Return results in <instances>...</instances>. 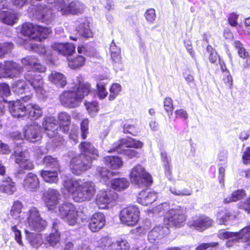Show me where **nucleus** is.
<instances>
[{"label": "nucleus", "mask_w": 250, "mask_h": 250, "mask_svg": "<svg viewBox=\"0 0 250 250\" xmlns=\"http://www.w3.org/2000/svg\"><path fill=\"white\" fill-rule=\"evenodd\" d=\"M24 137L30 142H35L41 137L40 127L35 125H26L24 129Z\"/></svg>", "instance_id": "21"}, {"label": "nucleus", "mask_w": 250, "mask_h": 250, "mask_svg": "<svg viewBox=\"0 0 250 250\" xmlns=\"http://www.w3.org/2000/svg\"><path fill=\"white\" fill-rule=\"evenodd\" d=\"M59 214L61 218L70 226H74L79 217V211L75 205L70 203L65 202L59 206Z\"/></svg>", "instance_id": "6"}, {"label": "nucleus", "mask_w": 250, "mask_h": 250, "mask_svg": "<svg viewBox=\"0 0 250 250\" xmlns=\"http://www.w3.org/2000/svg\"><path fill=\"white\" fill-rule=\"evenodd\" d=\"M77 30L79 35L82 37L89 38L93 36V33L89 28V25L84 22L81 23Z\"/></svg>", "instance_id": "41"}, {"label": "nucleus", "mask_w": 250, "mask_h": 250, "mask_svg": "<svg viewBox=\"0 0 250 250\" xmlns=\"http://www.w3.org/2000/svg\"><path fill=\"white\" fill-rule=\"evenodd\" d=\"M129 183L125 178H117L111 182V188L115 190L121 191L128 188Z\"/></svg>", "instance_id": "34"}, {"label": "nucleus", "mask_w": 250, "mask_h": 250, "mask_svg": "<svg viewBox=\"0 0 250 250\" xmlns=\"http://www.w3.org/2000/svg\"><path fill=\"white\" fill-rule=\"evenodd\" d=\"M145 17L147 22L152 23L155 20L156 13L153 8L147 9L144 14Z\"/></svg>", "instance_id": "64"}, {"label": "nucleus", "mask_w": 250, "mask_h": 250, "mask_svg": "<svg viewBox=\"0 0 250 250\" xmlns=\"http://www.w3.org/2000/svg\"><path fill=\"white\" fill-rule=\"evenodd\" d=\"M77 96L82 102L85 96H88L91 91V84L83 81H78L76 88H73Z\"/></svg>", "instance_id": "23"}, {"label": "nucleus", "mask_w": 250, "mask_h": 250, "mask_svg": "<svg viewBox=\"0 0 250 250\" xmlns=\"http://www.w3.org/2000/svg\"><path fill=\"white\" fill-rule=\"evenodd\" d=\"M118 194L114 191L102 190L100 191L95 199V203L100 209H105L108 205L115 201Z\"/></svg>", "instance_id": "11"}, {"label": "nucleus", "mask_w": 250, "mask_h": 250, "mask_svg": "<svg viewBox=\"0 0 250 250\" xmlns=\"http://www.w3.org/2000/svg\"><path fill=\"white\" fill-rule=\"evenodd\" d=\"M84 105L89 114L93 115L96 113L98 110V103L96 101L87 102L85 101Z\"/></svg>", "instance_id": "54"}, {"label": "nucleus", "mask_w": 250, "mask_h": 250, "mask_svg": "<svg viewBox=\"0 0 250 250\" xmlns=\"http://www.w3.org/2000/svg\"><path fill=\"white\" fill-rule=\"evenodd\" d=\"M81 136L83 140H85L89 133L88 120L87 119L83 120L81 123L80 125Z\"/></svg>", "instance_id": "60"}, {"label": "nucleus", "mask_w": 250, "mask_h": 250, "mask_svg": "<svg viewBox=\"0 0 250 250\" xmlns=\"http://www.w3.org/2000/svg\"><path fill=\"white\" fill-rule=\"evenodd\" d=\"M233 45L237 50L239 56L242 59L248 58L250 57V54L243 44L239 41H235L233 43Z\"/></svg>", "instance_id": "44"}, {"label": "nucleus", "mask_w": 250, "mask_h": 250, "mask_svg": "<svg viewBox=\"0 0 250 250\" xmlns=\"http://www.w3.org/2000/svg\"><path fill=\"white\" fill-rule=\"evenodd\" d=\"M15 182L10 177L2 179L0 182V193L12 195L16 191Z\"/></svg>", "instance_id": "24"}, {"label": "nucleus", "mask_w": 250, "mask_h": 250, "mask_svg": "<svg viewBox=\"0 0 250 250\" xmlns=\"http://www.w3.org/2000/svg\"><path fill=\"white\" fill-rule=\"evenodd\" d=\"M36 24L32 23H25L22 25L21 32L23 35L32 38L35 35Z\"/></svg>", "instance_id": "43"}, {"label": "nucleus", "mask_w": 250, "mask_h": 250, "mask_svg": "<svg viewBox=\"0 0 250 250\" xmlns=\"http://www.w3.org/2000/svg\"><path fill=\"white\" fill-rule=\"evenodd\" d=\"M23 207V205L21 201H14L10 210V215L14 219L20 218Z\"/></svg>", "instance_id": "38"}, {"label": "nucleus", "mask_w": 250, "mask_h": 250, "mask_svg": "<svg viewBox=\"0 0 250 250\" xmlns=\"http://www.w3.org/2000/svg\"><path fill=\"white\" fill-rule=\"evenodd\" d=\"M26 238L31 242H35L37 244H41L42 242V235L39 233H36L29 231L27 230H25Z\"/></svg>", "instance_id": "58"}, {"label": "nucleus", "mask_w": 250, "mask_h": 250, "mask_svg": "<svg viewBox=\"0 0 250 250\" xmlns=\"http://www.w3.org/2000/svg\"><path fill=\"white\" fill-rule=\"evenodd\" d=\"M42 112L37 104L31 105V108L28 112V116L32 120H36L42 116Z\"/></svg>", "instance_id": "48"}, {"label": "nucleus", "mask_w": 250, "mask_h": 250, "mask_svg": "<svg viewBox=\"0 0 250 250\" xmlns=\"http://www.w3.org/2000/svg\"><path fill=\"white\" fill-rule=\"evenodd\" d=\"M25 79L30 82L34 89L41 92L42 90L44 83L43 79L40 75H35L33 72L28 71L24 75Z\"/></svg>", "instance_id": "22"}, {"label": "nucleus", "mask_w": 250, "mask_h": 250, "mask_svg": "<svg viewBox=\"0 0 250 250\" xmlns=\"http://www.w3.org/2000/svg\"><path fill=\"white\" fill-rule=\"evenodd\" d=\"M51 47L53 50L64 57H68L75 52V45L71 42H54Z\"/></svg>", "instance_id": "17"}, {"label": "nucleus", "mask_w": 250, "mask_h": 250, "mask_svg": "<svg viewBox=\"0 0 250 250\" xmlns=\"http://www.w3.org/2000/svg\"><path fill=\"white\" fill-rule=\"evenodd\" d=\"M21 185L24 190L34 192L39 189L40 182L37 174L28 172L24 178Z\"/></svg>", "instance_id": "14"}, {"label": "nucleus", "mask_w": 250, "mask_h": 250, "mask_svg": "<svg viewBox=\"0 0 250 250\" xmlns=\"http://www.w3.org/2000/svg\"><path fill=\"white\" fill-rule=\"evenodd\" d=\"M48 80L52 83L60 88H64L67 84L66 77L59 72H52L48 76Z\"/></svg>", "instance_id": "28"}, {"label": "nucleus", "mask_w": 250, "mask_h": 250, "mask_svg": "<svg viewBox=\"0 0 250 250\" xmlns=\"http://www.w3.org/2000/svg\"><path fill=\"white\" fill-rule=\"evenodd\" d=\"M61 239V234L56 230L53 233H51L49 235L46 236L45 241L46 243L50 246H55L60 242Z\"/></svg>", "instance_id": "45"}, {"label": "nucleus", "mask_w": 250, "mask_h": 250, "mask_svg": "<svg viewBox=\"0 0 250 250\" xmlns=\"http://www.w3.org/2000/svg\"><path fill=\"white\" fill-rule=\"evenodd\" d=\"M217 242H212L209 243H202L199 244L195 249V250H207L209 248H214L218 246Z\"/></svg>", "instance_id": "63"}, {"label": "nucleus", "mask_w": 250, "mask_h": 250, "mask_svg": "<svg viewBox=\"0 0 250 250\" xmlns=\"http://www.w3.org/2000/svg\"><path fill=\"white\" fill-rule=\"evenodd\" d=\"M222 81L223 82V87L227 89H231L233 85V79L230 72L224 74Z\"/></svg>", "instance_id": "62"}, {"label": "nucleus", "mask_w": 250, "mask_h": 250, "mask_svg": "<svg viewBox=\"0 0 250 250\" xmlns=\"http://www.w3.org/2000/svg\"><path fill=\"white\" fill-rule=\"evenodd\" d=\"M92 162L84 154H78L71 158L69 167L73 174L80 176L91 168Z\"/></svg>", "instance_id": "4"}, {"label": "nucleus", "mask_w": 250, "mask_h": 250, "mask_svg": "<svg viewBox=\"0 0 250 250\" xmlns=\"http://www.w3.org/2000/svg\"><path fill=\"white\" fill-rule=\"evenodd\" d=\"M123 128L124 133H129L134 136H137L139 132V129L135 123L133 124L125 123L123 125Z\"/></svg>", "instance_id": "49"}, {"label": "nucleus", "mask_w": 250, "mask_h": 250, "mask_svg": "<svg viewBox=\"0 0 250 250\" xmlns=\"http://www.w3.org/2000/svg\"><path fill=\"white\" fill-rule=\"evenodd\" d=\"M60 172L54 170H42L40 172V175L45 182L50 184L56 183L59 180L58 173Z\"/></svg>", "instance_id": "33"}, {"label": "nucleus", "mask_w": 250, "mask_h": 250, "mask_svg": "<svg viewBox=\"0 0 250 250\" xmlns=\"http://www.w3.org/2000/svg\"><path fill=\"white\" fill-rule=\"evenodd\" d=\"M61 195L57 189L49 188L43 192L42 196L46 207L48 210L54 209L60 200Z\"/></svg>", "instance_id": "12"}, {"label": "nucleus", "mask_w": 250, "mask_h": 250, "mask_svg": "<svg viewBox=\"0 0 250 250\" xmlns=\"http://www.w3.org/2000/svg\"><path fill=\"white\" fill-rule=\"evenodd\" d=\"M237 206L238 209L243 210L246 213L250 214V197L243 201L239 202Z\"/></svg>", "instance_id": "61"}, {"label": "nucleus", "mask_w": 250, "mask_h": 250, "mask_svg": "<svg viewBox=\"0 0 250 250\" xmlns=\"http://www.w3.org/2000/svg\"><path fill=\"white\" fill-rule=\"evenodd\" d=\"M38 58L34 55L27 56L21 59V62L24 66L31 68L33 67Z\"/></svg>", "instance_id": "50"}, {"label": "nucleus", "mask_w": 250, "mask_h": 250, "mask_svg": "<svg viewBox=\"0 0 250 250\" xmlns=\"http://www.w3.org/2000/svg\"><path fill=\"white\" fill-rule=\"evenodd\" d=\"M12 89L17 94H21L26 92V90L28 89V87L24 80H19L13 83Z\"/></svg>", "instance_id": "39"}, {"label": "nucleus", "mask_w": 250, "mask_h": 250, "mask_svg": "<svg viewBox=\"0 0 250 250\" xmlns=\"http://www.w3.org/2000/svg\"><path fill=\"white\" fill-rule=\"evenodd\" d=\"M81 152L80 154H84L87 158H90L92 161L97 159L99 156L98 149L89 141H82L78 146Z\"/></svg>", "instance_id": "15"}, {"label": "nucleus", "mask_w": 250, "mask_h": 250, "mask_svg": "<svg viewBox=\"0 0 250 250\" xmlns=\"http://www.w3.org/2000/svg\"><path fill=\"white\" fill-rule=\"evenodd\" d=\"M63 186L73 200L78 203L90 201L96 192L95 185L91 181L69 179L64 181Z\"/></svg>", "instance_id": "1"}, {"label": "nucleus", "mask_w": 250, "mask_h": 250, "mask_svg": "<svg viewBox=\"0 0 250 250\" xmlns=\"http://www.w3.org/2000/svg\"><path fill=\"white\" fill-rule=\"evenodd\" d=\"M16 15L8 11H0V21L2 22L12 25L16 22Z\"/></svg>", "instance_id": "37"}, {"label": "nucleus", "mask_w": 250, "mask_h": 250, "mask_svg": "<svg viewBox=\"0 0 250 250\" xmlns=\"http://www.w3.org/2000/svg\"><path fill=\"white\" fill-rule=\"evenodd\" d=\"M169 208V204L163 203L159 206V212L166 213L165 215L164 221L169 226L175 228H181L184 226L188 218V216L184 209L181 208Z\"/></svg>", "instance_id": "2"}, {"label": "nucleus", "mask_w": 250, "mask_h": 250, "mask_svg": "<svg viewBox=\"0 0 250 250\" xmlns=\"http://www.w3.org/2000/svg\"><path fill=\"white\" fill-rule=\"evenodd\" d=\"M49 29L46 27L36 25L35 35L32 37L33 40L38 39L39 41L41 39H45L49 33Z\"/></svg>", "instance_id": "46"}, {"label": "nucleus", "mask_w": 250, "mask_h": 250, "mask_svg": "<svg viewBox=\"0 0 250 250\" xmlns=\"http://www.w3.org/2000/svg\"><path fill=\"white\" fill-rule=\"evenodd\" d=\"M161 157L162 161L164 163V167L165 169V174L167 176L171 175V168L170 163V160L167 157L166 153H161Z\"/></svg>", "instance_id": "57"}, {"label": "nucleus", "mask_w": 250, "mask_h": 250, "mask_svg": "<svg viewBox=\"0 0 250 250\" xmlns=\"http://www.w3.org/2000/svg\"><path fill=\"white\" fill-rule=\"evenodd\" d=\"M110 53L112 63L114 67L119 68L122 64V59L121 54V49L112 42L109 47Z\"/></svg>", "instance_id": "27"}, {"label": "nucleus", "mask_w": 250, "mask_h": 250, "mask_svg": "<svg viewBox=\"0 0 250 250\" xmlns=\"http://www.w3.org/2000/svg\"><path fill=\"white\" fill-rule=\"evenodd\" d=\"M59 99L61 104L68 108L78 107L81 103L73 88L62 91L60 94Z\"/></svg>", "instance_id": "10"}, {"label": "nucleus", "mask_w": 250, "mask_h": 250, "mask_svg": "<svg viewBox=\"0 0 250 250\" xmlns=\"http://www.w3.org/2000/svg\"><path fill=\"white\" fill-rule=\"evenodd\" d=\"M140 214L138 208L134 205H130L121 210L119 218L122 224L132 227L135 226L139 222Z\"/></svg>", "instance_id": "7"}, {"label": "nucleus", "mask_w": 250, "mask_h": 250, "mask_svg": "<svg viewBox=\"0 0 250 250\" xmlns=\"http://www.w3.org/2000/svg\"><path fill=\"white\" fill-rule=\"evenodd\" d=\"M163 233L162 227L160 226L155 227L149 232L148 237L149 239L155 240L162 236Z\"/></svg>", "instance_id": "51"}, {"label": "nucleus", "mask_w": 250, "mask_h": 250, "mask_svg": "<svg viewBox=\"0 0 250 250\" xmlns=\"http://www.w3.org/2000/svg\"><path fill=\"white\" fill-rule=\"evenodd\" d=\"M157 199V194L154 192H147L146 190L141 191L137 197L138 202L145 206L151 205Z\"/></svg>", "instance_id": "26"}, {"label": "nucleus", "mask_w": 250, "mask_h": 250, "mask_svg": "<svg viewBox=\"0 0 250 250\" xmlns=\"http://www.w3.org/2000/svg\"><path fill=\"white\" fill-rule=\"evenodd\" d=\"M14 47V43L11 42H0V58H3L6 54L11 53Z\"/></svg>", "instance_id": "42"}, {"label": "nucleus", "mask_w": 250, "mask_h": 250, "mask_svg": "<svg viewBox=\"0 0 250 250\" xmlns=\"http://www.w3.org/2000/svg\"><path fill=\"white\" fill-rule=\"evenodd\" d=\"M43 132L49 138H54L59 134V127L57 121L53 117H46L42 123Z\"/></svg>", "instance_id": "13"}, {"label": "nucleus", "mask_w": 250, "mask_h": 250, "mask_svg": "<svg viewBox=\"0 0 250 250\" xmlns=\"http://www.w3.org/2000/svg\"><path fill=\"white\" fill-rule=\"evenodd\" d=\"M212 224L213 220L209 217L201 215L193 220L190 222L189 226L199 231H202L211 227Z\"/></svg>", "instance_id": "18"}, {"label": "nucleus", "mask_w": 250, "mask_h": 250, "mask_svg": "<svg viewBox=\"0 0 250 250\" xmlns=\"http://www.w3.org/2000/svg\"><path fill=\"white\" fill-rule=\"evenodd\" d=\"M105 217L101 212H95L91 217L88 224V229L93 232L99 231L105 224Z\"/></svg>", "instance_id": "16"}, {"label": "nucleus", "mask_w": 250, "mask_h": 250, "mask_svg": "<svg viewBox=\"0 0 250 250\" xmlns=\"http://www.w3.org/2000/svg\"><path fill=\"white\" fill-rule=\"evenodd\" d=\"M28 214L26 224L30 230L39 232L45 229L47 225L46 222L41 217L37 208H31L28 211Z\"/></svg>", "instance_id": "8"}, {"label": "nucleus", "mask_w": 250, "mask_h": 250, "mask_svg": "<svg viewBox=\"0 0 250 250\" xmlns=\"http://www.w3.org/2000/svg\"><path fill=\"white\" fill-rule=\"evenodd\" d=\"M105 162L112 169H119L122 167L123 162L121 158L116 156H107L104 157Z\"/></svg>", "instance_id": "36"}, {"label": "nucleus", "mask_w": 250, "mask_h": 250, "mask_svg": "<svg viewBox=\"0 0 250 250\" xmlns=\"http://www.w3.org/2000/svg\"><path fill=\"white\" fill-rule=\"evenodd\" d=\"M36 14L42 21H44L48 16L51 14V9L46 6H42L39 11H37Z\"/></svg>", "instance_id": "53"}, {"label": "nucleus", "mask_w": 250, "mask_h": 250, "mask_svg": "<svg viewBox=\"0 0 250 250\" xmlns=\"http://www.w3.org/2000/svg\"><path fill=\"white\" fill-rule=\"evenodd\" d=\"M57 123L60 130L63 133H68L71 122V116L66 112H61L57 116Z\"/></svg>", "instance_id": "20"}, {"label": "nucleus", "mask_w": 250, "mask_h": 250, "mask_svg": "<svg viewBox=\"0 0 250 250\" xmlns=\"http://www.w3.org/2000/svg\"><path fill=\"white\" fill-rule=\"evenodd\" d=\"M96 89L97 96L99 99L103 100L107 96V92L105 88V83H97Z\"/></svg>", "instance_id": "56"}, {"label": "nucleus", "mask_w": 250, "mask_h": 250, "mask_svg": "<svg viewBox=\"0 0 250 250\" xmlns=\"http://www.w3.org/2000/svg\"><path fill=\"white\" fill-rule=\"evenodd\" d=\"M54 6L63 15H78L83 14L85 9L83 3L75 0L68 3L66 0H55Z\"/></svg>", "instance_id": "3"}, {"label": "nucleus", "mask_w": 250, "mask_h": 250, "mask_svg": "<svg viewBox=\"0 0 250 250\" xmlns=\"http://www.w3.org/2000/svg\"><path fill=\"white\" fill-rule=\"evenodd\" d=\"M23 71L21 65L13 61H6L4 64L0 63V79L18 77Z\"/></svg>", "instance_id": "9"}, {"label": "nucleus", "mask_w": 250, "mask_h": 250, "mask_svg": "<svg viewBox=\"0 0 250 250\" xmlns=\"http://www.w3.org/2000/svg\"><path fill=\"white\" fill-rule=\"evenodd\" d=\"M14 157L15 162L18 165L21 164L28 159L30 158V154L26 150H22L20 152H16L12 154Z\"/></svg>", "instance_id": "40"}, {"label": "nucleus", "mask_w": 250, "mask_h": 250, "mask_svg": "<svg viewBox=\"0 0 250 250\" xmlns=\"http://www.w3.org/2000/svg\"><path fill=\"white\" fill-rule=\"evenodd\" d=\"M131 183L140 187H147L153 182L151 175L140 165H137L131 170L129 175Z\"/></svg>", "instance_id": "5"}, {"label": "nucleus", "mask_w": 250, "mask_h": 250, "mask_svg": "<svg viewBox=\"0 0 250 250\" xmlns=\"http://www.w3.org/2000/svg\"><path fill=\"white\" fill-rule=\"evenodd\" d=\"M207 51L208 53V59L211 63H215L220 57L216 50L210 45H208L207 46Z\"/></svg>", "instance_id": "55"}, {"label": "nucleus", "mask_w": 250, "mask_h": 250, "mask_svg": "<svg viewBox=\"0 0 250 250\" xmlns=\"http://www.w3.org/2000/svg\"><path fill=\"white\" fill-rule=\"evenodd\" d=\"M122 90L120 84L117 83H113L109 88V95L108 100L110 101H113L119 94Z\"/></svg>", "instance_id": "47"}, {"label": "nucleus", "mask_w": 250, "mask_h": 250, "mask_svg": "<svg viewBox=\"0 0 250 250\" xmlns=\"http://www.w3.org/2000/svg\"><path fill=\"white\" fill-rule=\"evenodd\" d=\"M115 148L118 151L119 149H123L124 147H133L135 148H141L143 146V143L139 141L136 140L131 137L122 138L116 143Z\"/></svg>", "instance_id": "19"}, {"label": "nucleus", "mask_w": 250, "mask_h": 250, "mask_svg": "<svg viewBox=\"0 0 250 250\" xmlns=\"http://www.w3.org/2000/svg\"><path fill=\"white\" fill-rule=\"evenodd\" d=\"M118 173L115 172H111L108 168L104 167H98L96 170V175L104 182L107 181L110 177L115 176Z\"/></svg>", "instance_id": "35"}, {"label": "nucleus", "mask_w": 250, "mask_h": 250, "mask_svg": "<svg viewBox=\"0 0 250 250\" xmlns=\"http://www.w3.org/2000/svg\"><path fill=\"white\" fill-rule=\"evenodd\" d=\"M106 242H108V250H130V245L125 240L121 239L111 242L109 239H106Z\"/></svg>", "instance_id": "29"}, {"label": "nucleus", "mask_w": 250, "mask_h": 250, "mask_svg": "<svg viewBox=\"0 0 250 250\" xmlns=\"http://www.w3.org/2000/svg\"><path fill=\"white\" fill-rule=\"evenodd\" d=\"M169 190L173 195L179 196H190L192 193V191L190 188H184L182 190H180L175 187H172L170 188Z\"/></svg>", "instance_id": "59"}, {"label": "nucleus", "mask_w": 250, "mask_h": 250, "mask_svg": "<svg viewBox=\"0 0 250 250\" xmlns=\"http://www.w3.org/2000/svg\"><path fill=\"white\" fill-rule=\"evenodd\" d=\"M163 104L164 109L167 115L169 116L171 115L174 109V105L172 99L170 97L165 98L164 100Z\"/></svg>", "instance_id": "52"}, {"label": "nucleus", "mask_w": 250, "mask_h": 250, "mask_svg": "<svg viewBox=\"0 0 250 250\" xmlns=\"http://www.w3.org/2000/svg\"><path fill=\"white\" fill-rule=\"evenodd\" d=\"M11 115L16 118H21L26 115L27 109L26 106L20 101L13 102L9 107Z\"/></svg>", "instance_id": "25"}, {"label": "nucleus", "mask_w": 250, "mask_h": 250, "mask_svg": "<svg viewBox=\"0 0 250 250\" xmlns=\"http://www.w3.org/2000/svg\"><path fill=\"white\" fill-rule=\"evenodd\" d=\"M246 196V192L243 189H238L233 191L231 194L223 199L224 204H229L232 202L238 201Z\"/></svg>", "instance_id": "30"}, {"label": "nucleus", "mask_w": 250, "mask_h": 250, "mask_svg": "<svg viewBox=\"0 0 250 250\" xmlns=\"http://www.w3.org/2000/svg\"><path fill=\"white\" fill-rule=\"evenodd\" d=\"M68 65L72 69L76 70L83 67L85 63V58L81 55L75 57L67 58Z\"/></svg>", "instance_id": "31"}, {"label": "nucleus", "mask_w": 250, "mask_h": 250, "mask_svg": "<svg viewBox=\"0 0 250 250\" xmlns=\"http://www.w3.org/2000/svg\"><path fill=\"white\" fill-rule=\"evenodd\" d=\"M42 163L45 167L51 169V170L61 171L60 165L57 158L53 157L50 155H46L43 158Z\"/></svg>", "instance_id": "32"}]
</instances>
